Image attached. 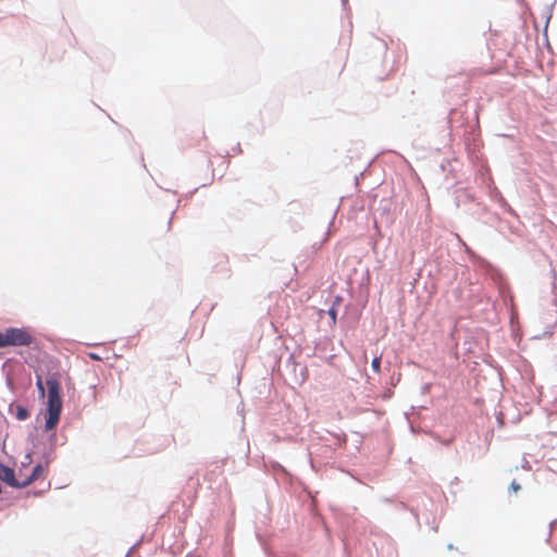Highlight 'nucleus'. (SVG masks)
Returning a JSON list of instances; mask_svg holds the SVG:
<instances>
[{"mask_svg":"<svg viewBox=\"0 0 557 557\" xmlns=\"http://www.w3.org/2000/svg\"><path fill=\"white\" fill-rule=\"evenodd\" d=\"M371 367L374 372L380 373L381 371V356H376L373 358Z\"/></svg>","mask_w":557,"mask_h":557,"instance_id":"nucleus-6","label":"nucleus"},{"mask_svg":"<svg viewBox=\"0 0 557 557\" xmlns=\"http://www.w3.org/2000/svg\"><path fill=\"white\" fill-rule=\"evenodd\" d=\"M556 288H557V285H556Z\"/></svg>","mask_w":557,"mask_h":557,"instance_id":"nucleus-10","label":"nucleus"},{"mask_svg":"<svg viewBox=\"0 0 557 557\" xmlns=\"http://www.w3.org/2000/svg\"><path fill=\"white\" fill-rule=\"evenodd\" d=\"M34 336L26 329L9 327L0 332V348L8 346H30Z\"/></svg>","mask_w":557,"mask_h":557,"instance_id":"nucleus-2","label":"nucleus"},{"mask_svg":"<svg viewBox=\"0 0 557 557\" xmlns=\"http://www.w3.org/2000/svg\"><path fill=\"white\" fill-rule=\"evenodd\" d=\"M89 357H90L91 359H94V360H100V357H99L98 355L94 354V352H90V354H89Z\"/></svg>","mask_w":557,"mask_h":557,"instance_id":"nucleus-9","label":"nucleus"},{"mask_svg":"<svg viewBox=\"0 0 557 557\" xmlns=\"http://www.w3.org/2000/svg\"><path fill=\"white\" fill-rule=\"evenodd\" d=\"M47 393V419L45 428L53 430L59 423L62 411L61 383L58 374H51L46 380Z\"/></svg>","mask_w":557,"mask_h":557,"instance_id":"nucleus-1","label":"nucleus"},{"mask_svg":"<svg viewBox=\"0 0 557 557\" xmlns=\"http://www.w3.org/2000/svg\"><path fill=\"white\" fill-rule=\"evenodd\" d=\"M510 487L512 488L513 492H518L521 488L520 484L517 483L516 481L511 482Z\"/></svg>","mask_w":557,"mask_h":557,"instance_id":"nucleus-8","label":"nucleus"},{"mask_svg":"<svg viewBox=\"0 0 557 557\" xmlns=\"http://www.w3.org/2000/svg\"><path fill=\"white\" fill-rule=\"evenodd\" d=\"M29 417V412L26 408L22 407V406H17L16 408V418L18 420H25Z\"/></svg>","mask_w":557,"mask_h":557,"instance_id":"nucleus-5","label":"nucleus"},{"mask_svg":"<svg viewBox=\"0 0 557 557\" xmlns=\"http://www.w3.org/2000/svg\"><path fill=\"white\" fill-rule=\"evenodd\" d=\"M36 387L38 389L39 396L41 398H44L45 394H46L45 387H47V386H46V382L45 383L42 382V379L40 375H37Z\"/></svg>","mask_w":557,"mask_h":557,"instance_id":"nucleus-4","label":"nucleus"},{"mask_svg":"<svg viewBox=\"0 0 557 557\" xmlns=\"http://www.w3.org/2000/svg\"><path fill=\"white\" fill-rule=\"evenodd\" d=\"M327 313H329V315H330V318L332 320V324H335L336 323V317H337V310H336L335 306L330 308Z\"/></svg>","mask_w":557,"mask_h":557,"instance_id":"nucleus-7","label":"nucleus"},{"mask_svg":"<svg viewBox=\"0 0 557 557\" xmlns=\"http://www.w3.org/2000/svg\"><path fill=\"white\" fill-rule=\"evenodd\" d=\"M48 466H49L48 462L37 465L33 469V472H32V474L29 476H26V478H24L22 480L17 479V484H18L17 487L21 488V487L28 486L34 481L39 480L41 478H45L46 474H47V471H48Z\"/></svg>","mask_w":557,"mask_h":557,"instance_id":"nucleus-3","label":"nucleus"}]
</instances>
